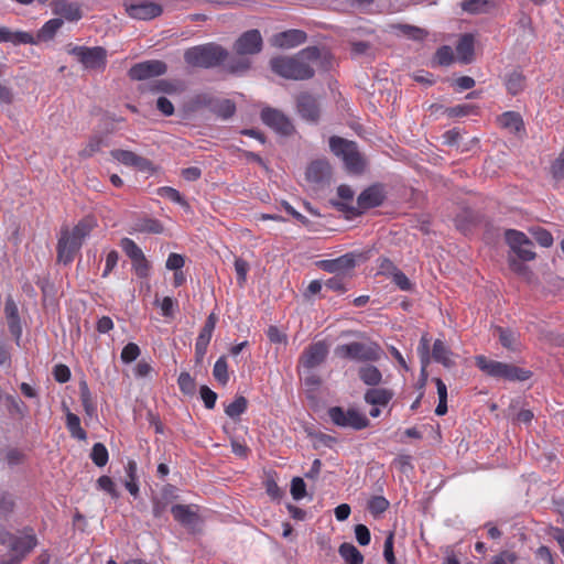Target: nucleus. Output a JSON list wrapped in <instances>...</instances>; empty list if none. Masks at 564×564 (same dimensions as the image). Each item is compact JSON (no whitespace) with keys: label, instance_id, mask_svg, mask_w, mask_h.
Returning <instances> with one entry per match:
<instances>
[{"label":"nucleus","instance_id":"7c9ffc66","mask_svg":"<svg viewBox=\"0 0 564 564\" xmlns=\"http://www.w3.org/2000/svg\"><path fill=\"white\" fill-rule=\"evenodd\" d=\"M339 555L346 564H364V556L359 550L351 543H343L339 546Z\"/></svg>","mask_w":564,"mask_h":564},{"label":"nucleus","instance_id":"393cba45","mask_svg":"<svg viewBox=\"0 0 564 564\" xmlns=\"http://www.w3.org/2000/svg\"><path fill=\"white\" fill-rule=\"evenodd\" d=\"M454 354L452 350L445 345V343L441 339H436L433 344L432 357L433 359L442 364L446 368H451L454 366Z\"/></svg>","mask_w":564,"mask_h":564},{"label":"nucleus","instance_id":"4be33fe9","mask_svg":"<svg viewBox=\"0 0 564 564\" xmlns=\"http://www.w3.org/2000/svg\"><path fill=\"white\" fill-rule=\"evenodd\" d=\"M128 14L138 20H151L162 13L161 6L154 2H142L139 4H130L127 7Z\"/></svg>","mask_w":564,"mask_h":564},{"label":"nucleus","instance_id":"bb28decb","mask_svg":"<svg viewBox=\"0 0 564 564\" xmlns=\"http://www.w3.org/2000/svg\"><path fill=\"white\" fill-rule=\"evenodd\" d=\"M392 397L393 394L390 390L383 388H375L369 389L365 393V401L371 405L386 406L390 402Z\"/></svg>","mask_w":564,"mask_h":564},{"label":"nucleus","instance_id":"338daca9","mask_svg":"<svg viewBox=\"0 0 564 564\" xmlns=\"http://www.w3.org/2000/svg\"><path fill=\"white\" fill-rule=\"evenodd\" d=\"M54 378L59 383H65L70 379V370L67 366L59 364L54 367Z\"/></svg>","mask_w":564,"mask_h":564},{"label":"nucleus","instance_id":"4d7b16f0","mask_svg":"<svg viewBox=\"0 0 564 564\" xmlns=\"http://www.w3.org/2000/svg\"><path fill=\"white\" fill-rule=\"evenodd\" d=\"M97 486L100 490L106 491L109 494L112 498H118V491L116 489V486L112 481V479L109 476H101L97 480Z\"/></svg>","mask_w":564,"mask_h":564},{"label":"nucleus","instance_id":"aec40b11","mask_svg":"<svg viewBox=\"0 0 564 564\" xmlns=\"http://www.w3.org/2000/svg\"><path fill=\"white\" fill-rule=\"evenodd\" d=\"M297 111L307 121H316L319 116V106L315 97L301 94L296 99Z\"/></svg>","mask_w":564,"mask_h":564},{"label":"nucleus","instance_id":"e2e57ef3","mask_svg":"<svg viewBox=\"0 0 564 564\" xmlns=\"http://www.w3.org/2000/svg\"><path fill=\"white\" fill-rule=\"evenodd\" d=\"M132 267L135 274L140 278H147L149 274L150 265L144 254L140 259L132 261Z\"/></svg>","mask_w":564,"mask_h":564},{"label":"nucleus","instance_id":"473e14b6","mask_svg":"<svg viewBox=\"0 0 564 564\" xmlns=\"http://www.w3.org/2000/svg\"><path fill=\"white\" fill-rule=\"evenodd\" d=\"M358 375L360 380L367 386H377L382 379L380 370L372 365L360 367Z\"/></svg>","mask_w":564,"mask_h":564},{"label":"nucleus","instance_id":"423d86ee","mask_svg":"<svg viewBox=\"0 0 564 564\" xmlns=\"http://www.w3.org/2000/svg\"><path fill=\"white\" fill-rule=\"evenodd\" d=\"M329 148L336 156L343 160L348 171L354 173L362 171L364 162L355 142L339 137H332L329 139Z\"/></svg>","mask_w":564,"mask_h":564},{"label":"nucleus","instance_id":"9b49d317","mask_svg":"<svg viewBox=\"0 0 564 564\" xmlns=\"http://www.w3.org/2000/svg\"><path fill=\"white\" fill-rule=\"evenodd\" d=\"M167 66L159 59H150L138 63L129 69V76L134 80H143L166 73Z\"/></svg>","mask_w":564,"mask_h":564},{"label":"nucleus","instance_id":"f257e3e1","mask_svg":"<svg viewBox=\"0 0 564 564\" xmlns=\"http://www.w3.org/2000/svg\"><path fill=\"white\" fill-rule=\"evenodd\" d=\"M321 57L316 46H308L295 56H279L271 59L272 70L281 77L293 80H305L314 76V66Z\"/></svg>","mask_w":564,"mask_h":564},{"label":"nucleus","instance_id":"ddd939ff","mask_svg":"<svg viewBox=\"0 0 564 564\" xmlns=\"http://www.w3.org/2000/svg\"><path fill=\"white\" fill-rule=\"evenodd\" d=\"M365 259L364 253L348 252L336 259L325 261L324 269L338 275L354 269L359 261Z\"/></svg>","mask_w":564,"mask_h":564},{"label":"nucleus","instance_id":"c9c22d12","mask_svg":"<svg viewBox=\"0 0 564 564\" xmlns=\"http://www.w3.org/2000/svg\"><path fill=\"white\" fill-rule=\"evenodd\" d=\"M247 406H248L247 399L242 395H239V397H236V399L232 402H230L228 405H226L225 413L230 419H237L246 412Z\"/></svg>","mask_w":564,"mask_h":564},{"label":"nucleus","instance_id":"09e8293b","mask_svg":"<svg viewBox=\"0 0 564 564\" xmlns=\"http://www.w3.org/2000/svg\"><path fill=\"white\" fill-rule=\"evenodd\" d=\"M291 496L294 500H301L306 496V485L301 477H294L291 481Z\"/></svg>","mask_w":564,"mask_h":564},{"label":"nucleus","instance_id":"6e6d98bb","mask_svg":"<svg viewBox=\"0 0 564 564\" xmlns=\"http://www.w3.org/2000/svg\"><path fill=\"white\" fill-rule=\"evenodd\" d=\"M532 235L534 236V239L538 241V243L544 248H549L553 245L552 235L543 228L533 229Z\"/></svg>","mask_w":564,"mask_h":564},{"label":"nucleus","instance_id":"a211bd4d","mask_svg":"<svg viewBox=\"0 0 564 564\" xmlns=\"http://www.w3.org/2000/svg\"><path fill=\"white\" fill-rule=\"evenodd\" d=\"M328 355V347L324 341L310 345L301 357L302 365L307 369L319 366Z\"/></svg>","mask_w":564,"mask_h":564},{"label":"nucleus","instance_id":"c03bdc74","mask_svg":"<svg viewBox=\"0 0 564 564\" xmlns=\"http://www.w3.org/2000/svg\"><path fill=\"white\" fill-rule=\"evenodd\" d=\"M454 61L453 50L448 45L441 46L435 53V62L441 66H449Z\"/></svg>","mask_w":564,"mask_h":564},{"label":"nucleus","instance_id":"680f3d73","mask_svg":"<svg viewBox=\"0 0 564 564\" xmlns=\"http://www.w3.org/2000/svg\"><path fill=\"white\" fill-rule=\"evenodd\" d=\"M355 536L357 542L362 546L368 545L371 541L370 531L365 524H357L355 527Z\"/></svg>","mask_w":564,"mask_h":564},{"label":"nucleus","instance_id":"5701e85b","mask_svg":"<svg viewBox=\"0 0 564 564\" xmlns=\"http://www.w3.org/2000/svg\"><path fill=\"white\" fill-rule=\"evenodd\" d=\"M0 43H11L13 45L36 44L35 37L24 31H12L9 28H0Z\"/></svg>","mask_w":564,"mask_h":564},{"label":"nucleus","instance_id":"cd10ccee","mask_svg":"<svg viewBox=\"0 0 564 564\" xmlns=\"http://www.w3.org/2000/svg\"><path fill=\"white\" fill-rule=\"evenodd\" d=\"M457 57L462 63H469L474 54V36L465 34L456 45Z\"/></svg>","mask_w":564,"mask_h":564},{"label":"nucleus","instance_id":"6e6552de","mask_svg":"<svg viewBox=\"0 0 564 564\" xmlns=\"http://www.w3.org/2000/svg\"><path fill=\"white\" fill-rule=\"evenodd\" d=\"M328 416L333 424L344 429L359 431L369 425L367 415L356 408L332 406Z\"/></svg>","mask_w":564,"mask_h":564},{"label":"nucleus","instance_id":"2eb2a0df","mask_svg":"<svg viewBox=\"0 0 564 564\" xmlns=\"http://www.w3.org/2000/svg\"><path fill=\"white\" fill-rule=\"evenodd\" d=\"M198 509L197 505H174L171 508V513L181 525L192 529L199 522Z\"/></svg>","mask_w":564,"mask_h":564},{"label":"nucleus","instance_id":"c85d7f7f","mask_svg":"<svg viewBox=\"0 0 564 564\" xmlns=\"http://www.w3.org/2000/svg\"><path fill=\"white\" fill-rule=\"evenodd\" d=\"M495 334L498 336L500 344L509 349L516 350L519 346V334L508 328L496 327Z\"/></svg>","mask_w":564,"mask_h":564},{"label":"nucleus","instance_id":"79ce46f5","mask_svg":"<svg viewBox=\"0 0 564 564\" xmlns=\"http://www.w3.org/2000/svg\"><path fill=\"white\" fill-rule=\"evenodd\" d=\"M462 9L471 14L484 13L488 9V0H465L462 2Z\"/></svg>","mask_w":564,"mask_h":564},{"label":"nucleus","instance_id":"bf43d9fd","mask_svg":"<svg viewBox=\"0 0 564 564\" xmlns=\"http://www.w3.org/2000/svg\"><path fill=\"white\" fill-rule=\"evenodd\" d=\"M102 147V140L99 137L91 138L86 147L80 151V155L88 158L100 151Z\"/></svg>","mask_w":564,"mask_h":564},{"label":"nucleus","instance_id":"6ab92c4d","mask_svg":"<svg viewBox=\"0 0 564 564\" xmlns=\"http://www.w3.org/2000/svg\"><path fill=\"white\" fill-rule=\"evenodd\" d=\"M111 156L119 163L127 166H133L141 172L150 171L152 167V164L148 159L142 158L132 151L112 150Z\"/></svg>","mask_w":564,"mask_h":564},{"label":"nucleus","instance_id":"a19ab883","mask_svg":"<svg viewBox=\"0 0 564 564\" xmlns=\"http://www.w3.org/2000/svg\"><path fill=\"white\" fill-rule=\"evenodd\" d=\"M389 501L382 496H373L368 501V510L373 516L383 513L389 508Z\"/></svg>","mask_w":564,"mask_h":564},{"label":"nucleus","instance_id":"7ed1b4c3","mask_svg":"<svg viewBox=\"0 0 564 564\" xmlns=\"http://www.w3.org/2000/svg\"><path fill=\"white\" fill-rule=\"evenodd\" d=\"M0 543L9 547V552L0 560V564H19L37 544L33 533L14 535L10 532L0 533Z\"/></svg>","mask_w":564,"mask_h":564},{"label":"nucleus","instance_id":"2f4dec72","mask_svg":"<svg viewBox=\"0 0 564 564\" xmlns=\"http://www.w3.org/2000/svg\"><path fill=\"white\" fill-rule=\"evenodd\" d=\"M501 127L510 130L511 132H519L523 128V120L518 112L507 111L499 117Z\"/></svg>","mask_w":564,"mask_h":564},{"label":"nucleus","instance_id":"4c0bfd02","mask_svg":"<svg viewBox=\"0 0 564 564\" xmlns=\"http://www.w3.org/2000/svg\"><path fill=\"white\" fill-rule=\"evenodd\" d=\"M506 86L511 95H517L524 87V77L519 72H512L507 77Z\"/></svg>","mask_w":564,"mask_h":564},{"label":"nucleus","instance_id":"37998d69","mask_svg":"<svg viewBox=\"0 0 564 564\" xmlns=\"http://www.w3.org/2000/svg\"><path fill=\"white\" fill-rule=\"evenodd\" d=\"M417 351L422 364V375H425V368L430 364V341L426 335L421 337Z\"/></svg>","mask_w":564,"mask_h":564},{"label":"nucleus","instance_id":"603ef678","mask_svg":"<svg viewBox=\"0 0 564 564\" xmlns=\"http://www.w3.org/2000/svg\"><path fill=\"white\" fill-rule=\"evenodd\" d=\"M337 195L340 200H332L330 203L334 207H335V203H346L348 206H354L352 199H354L355 193L350 186L339 185L337 188Z\"/></svg>","mask_w":564,"mask_h":564},{"label":"nucleus","instance_id":"72a5a7b5","mask_svg":"<svg viewBox=\"0 0 564 564\" xmlns=\"http://www.w3.org/2000/svg\"><path fill=\"white\" fill-rule=\"evenodd\" d=\"M127 473V479L124 481V487L133 496L137 497L139 495V486L137 482V465L134 460H129L124 466Z\"/></svg>","mask_w":564,"mask_h":564},{"label":"nucleus","instance_id":"dca6fc26","mask_svg":"<svg viewBox=\"0 0 564 564\" xmlns=\"http://www.w3.org/2000/svg\"><path fill=\"white\" fill-rule=\"evenodd\" d=\"M215 326H216V317L214 314H210L207 317L204 327L202 328V330L199 332V334L196 338L195 357H196L197 362H200L207 352V347L210 343Z\"/></svg>","mask_w":564,"mask_h":564},{"label":"nucleus","instance_id":"3c124183","mask_svg":"<svg viewBox=\"0 0 564 564\" xmlns=\"http://www.w3.org/2000/svg\"><path fill=\"white\" fill-rule=\"evenodd\" d=\"M398 31H400L402 34L413 39V40H422L425 36L424 30L409 25V24H398L394 26Z\"/></svg>","mask_w":564,"mask_h":564},{"label":"nucleus","instance_id":"58836bf2","mask_svg":"<svg viewBox=\"0 0 564 564\" xmlns=\"http://www.w3.org/2000/svg\"><path fill=\"white\" fill-rule=\"evenodd\" d=\"M180 390L187 395H193L196 390V383L194 378L187 372L183 371L180 373L177 379Z\"/></svg>","mask_w":564,"mask_h":564},{"label":"nucleus","instance_id":"de8ad7c7","mask_svg":"<svg viewBox=\"0 0 564 564\" xmlns=\"http://www.w3.org/2000/svg\"><path fill=\"white\" fill-rule=\"evenodd\" d=\"M392 282L402 291H411L413 284L409 280V278L399 269H393L392 274L390 275Z\"/></svg>","mask_w":564,"mask_h":564},{"label":"nucleus","instance_id":"774afa93","mask_svg":"<svg viewBox=\"0 0 564 564\" xmlns=\"http://www.w3.org/2000/svg\"><path fill=\"white\" fill-rule=\"evenodd\" d=\"M152 505H153V507H152L153 516L155 518H161L165 513L170 503L167 501L163 500V498L159 496V497L152 498Z\"/></svg>","mask_w":564,"mask_h":564},{"label":"nucleus","instance_id":"f3484780","mask_svg":"<svg viewBox=\"0 0 564 564\" xmlns=\"http://www.w3.org/2000/svg\"><path fill=\"white\" fill-rule=\"evenodd\" d=\"M306 33L302 30L291 29L276 33L272 36L271 43L280 48H293L306 41Z\"/></svg>","mask_w":564,"mask_h":564},{"label":"nucleus","instance_id":"49530a36","mask_svg":"<svg viewBox=\"0 0 564 564\" xmlns=\"http://www.w3.org/2000/svg\"><path fill=\"white\" fill-rule=\"evenodd\" d=\"M140 352V348L137 344L129 343L122 348L120 358L123 364H130L138 359Z\"/></svg>","mask_w":564,"mask_h":564},{"label":"nucleus","instance_id":"b1692460","mask_svg":"<svg viewBox=\"0 0 564 564\" xmlns=\"http://www.w3.org/2000/svg\"><path fill=\"white\" fill-rule=\"evenodd\" d=\"M130 232H140V234H162L163 232V226L162 224L154 218L149 217H142L135 219L131 224V231Z\"/></svg>","mask_w":564,"mask_h":564},{"label":"nucleus","instance_id":"c756f323","mask_svg":"<svg viewBox=\"0 0 564 564\" xmlns=\"http://www.w3.org/2000/svg\"><path fill=\"white\" fill-rule=\"evenodd\" d=\"M63 20L59 18L51 19L43 24L36 35V43L40 41H48L54 37L56 32L62 28Z\"/></svg>","mask_w":564,"mask_h":564},{"label":"nucleus","instance_id":"f704fd0d","mask_svg":"<svg viewBox=\"0 0 564 564\" xmlns=\"http://www.w3.org/2000/svg\"><path fill=\"white\" fill-rule=\"evenodd\" d=\"M506 241L511 248L512 251L518 249L521 246H529L531 245V240L521 231L514 230V229H508L505 234Z\"/></svg>","mask_w":564,"mask_h":564},{"label":"nucleus","instance_id":"a878e982","mask_svg":"<svg viewBox=\"0 0 564 564\" xmlns=\"http://www.w3.org/2000/svg\"><path fill=\"white\" fill-rule=\"evenodd\" d=\"M330 173L329 164L326 161L317 160L312 162L306 170V177L311 182H322Z\"/></svg>","mask_w":564,"mask_h":564},{"label":"nucleus","instance_id":"e433bc0d","mask_svg":"<svg viewBox=\"0 0 564 564\" xmlns=\"http://www.w3.org/2000/svg\"><path fill=\"white\" fill-rule=\"evenodd\" d=\"M214 378L223 386H226L229 381L228 364L225 356L219 357L213 369Z\"/></svg>","mask_w":564,"mask_h":564},{"label":"nucleus","instance_id":"39448f33","mask_svg":"<svg viewBox=\"0 0 564 564\" xmlns=\"http://www.w3.org/2000/svg\"><path fill=\"white\" fill-rule=\"evenodd\" d=\"M476 365L482 372L494 378H503L510 381H524L531 376V372L528 370L501 361L491 360L485 356H477Z\"/></svg>","mask_w":564,"mask_h":564},{"label":"nucleus","instance_id":"4468645a","mask_svg":"<svg viewBox=\"0 0 564 564\" xmlns=\"http://www.w3.org/2000/svg\"><path fill=\"white\" fill-rule=\"evenodd\" d=\"M262 121L281 134H290L293 130V126L289 118L281 111L273 108H264L261 111Z\"/></svg>","mask_w":564,"mask_h":564},{"label":"nucleus","instance_id":"0e129e2a","mask_svg":"<svg viewBox=\"0 0 564 564\" xmlns=\"http://www.w3.org/2000/svg\"><path fill=\"white\" fill-rule=\"evenodd\" d=\"M518 556L514 552L502 551L498 555L494 556L490 564H514Z\"/></svg>","mask_w":564,"mask_h":564},{"label":"nucleus","instance_id":"0eeeda50","mask_svg":"<svg viewBox=\"0 0 564 564\" xmlns=\"http://www.w3.org/2000/svg\"><path fill=\"white\" fill-rule=\"evenodd\" d=\"M384 198L383 192L379 186H370L362 191L357 198L356 206H348L346 203H335V207L345 213L347 217L361 215L367 209L377 207L382 204Z\"/></svg>","mask_w":564,"mask_h":564},{"label":"nucleus","instance_id":"9d476101","mask_svg":"<svg viewBox=\"0 0 564 564\" xmlns=\"http://www.w3.org/2000/svg\"><path fill=\"white\" fill-rule=\"evenodd\" d=\"M85 69L104 70L107 64V51L101 46H73L68 50Z\"/></svg>","mask_w":564,"mask_h":564},{"label":"nucleus","instance_id":"a18cd8bd","mask_svg":"<svg viewBox=\"0 0 564 564\" xmlns=\"http://www.w3.org/2000/svg\"><path fill=\"white\" fill-rule=\"evenodd\" d=\"M66 419H67V427L70 431L72 435L79 440H84L86 437V433L80 427L79 417L73 413H68Z\"/></svg>","mask_w":564,"mask_h":564},{"label":"nucleus","instance_id":"8fccbe9b","mask_svg":"<svg viewBox=\"0 0 564 564\" xmlns=\"http://www.w3.org/2000/svg\"><path fill=\"white\" fill-rule=\"evenodd\" d=\"M155 304L160 306L162 315L164 317L173 316L177 307V302L170 296H165L161 301L156 300Z\"/></svg>","mask_w":564,"mask_h":564},{"label":"nucleus","instance_id":"1a4fd4ad","mask_svg":"<svg viewBox=\"0 0 564 564\" xmlns=\"http://www.w3.org/2000/svg\"><path fill=\"white\" fill-rule=\"evenodd\" d=\"M335 354L356 361H376L380 358V347L376 343L352 341L337 346Z\"/></svg>","mask_w":564,"mask_h":564},{"label":"nucleus","instance_id":"13d9d810","mask_svg":"<svg viewBox=\"0 0 564 564\" xmlns=\"http://www.w3.org/2000/svg\"><path fill=\"white\" fill-rule=\"evenodd\" d=\"M235 271L237 274V281L240 285H243L247 280V273L249 271V264L246 260L237 258L235 260Z\"/></svg>","mask_w":564,"mask_h":564},{"label":"nucleus","instance_id":"5fc2aeb1","mask_svg":"<svg viewBox=\"0 0 564 564\" xmlns=\"http://www.w3.org/2000/svg\"><path fill=\"white\" fill-rule=\"evenodd\" d=\"M393 542H394V533L391 531L389 532L388 536L384 541V547H383V556L387 563L389 564H397V558L393 553Z\"/></svg>","mask_w":564,"mask_h":564},{"label":"nucleus","instance_id":"412c9836","mask_svg":"<svg viewBox=\"0 0 564 564\" xmlns=\"http://www.w3.org/2000/svg\"><path fill=\"white\" fill-rule=\"evenodd\" d=\"M53 13L63 17L67 21L76 22L82 19L83 13L77 2L67 0H55L52 2Z\"/></svg>","mask_w":564,"mask_h":564},{"label":"nucleus","instance_id":"20e7f679","mask_svg":"<svg viewBox=\"0 0 564 564\" xmlns=\"http://www.w3.org/2000/svg\"><path fill=\"white\" fill-rule=\"evenodd\" d=\"M228 56V52L220 45L208 43L197 45L185 51L184 59L193 67L212 68L220 65Z\"/></svg>","mask_w":564,"mask_h":564},{"label":"nucleus","instance_id":"f03ea898","mask_svg":"<svg viewBox=\"0 0 564 564\" xmlns=\"http://www.w3.org/2000/svg\"><path fill=\"white\" fill-rule=\"evenodd\" d=\"M96 226L94 218H84L72 229L63 228L57 242V260L59 263L69 264L80 250L84 241Z\"/></svg>","mask_w":564,"mask_h":564},{"label":"nucleus","instance_id":"ea45409f","mask_svg":"<svg viewBox=\"0 0 564 564\" xmlns=\"http://www.w3.org/2000/svg\"><path fill=\"white\" fill-rule=\"evenodd\" d=\"M120 247L131 261L140 259V257L144 254L141 248L130 238H123L120 242Z\"/></svg>","mask_w":564,"mask_h":564},{"label":"nucleus","instance_id":"052dcab7","mask_svg":"<svg viewBox=\"0 0 564 564\" xmlns=\"http://www.w3.org/2000/svg\"><path fill=\"white\" fill-rule=\"evenodd\" d=\"M551 173L555 180L564 178V149L551 165Z\"/></svg>","mask_w":564,"mask_h":564},{"label":"nucleus","instance_id":"69168bd1","mask_svg":"<svg viewBox=\"0 0 564 564\" xmlns=\"http://www.w3.org/2000/svg\"><path fill=\"white\" fill-rule=\"evenodd\" d=\"M185 263V259L182 254L170 253L165 263L166 269L180 271Z\"/></svg>","mask_w":564,"mask_h":564},{"label":"nucleus","instance_id":"864d4df0","mask_svg":"<svg viewBox=\"0 0 564 564\" xmlns=\"http://www.w3.org/2000/svg\"><path fill=\"white\" fill-rule=\"evenodd\" d=\"M200 398L204 402V405L212 410L215 408L217 401V393L209 389L207 386H202L199 389Z\"/></svg>","mask_w":564,"mask_h":564},{"label":"nucleus","instance_id":"f8f14e48","mask_svg":"<svg viewBox=\"0 0 564 564\" xmlns=\"http://www.w3.org/2000/svg\"><path fill=\"white\" fill-rule=\"evenodd\" d=\"M262 48V36L258 30L241 34L235 43V51L240 55L257 54Z\"/></svg>","mask_w":564,"mask_h":564}]
</instances>
